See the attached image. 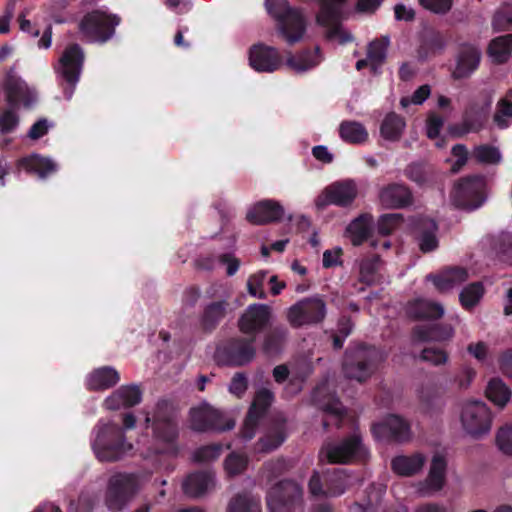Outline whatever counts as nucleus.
Masks as SVG:
<instances>
[{"mask_svg":"<svg viewBox=\"0 0 512 512\" xmlns=\"http://www.w3.org/2000/svg\"><path fill=\"white\" fill-rule=\"evenodd\" d=\"M221 454V446L208 445L195 450L193 459L196 462H208L218 458Z\"/></svg>","mask_w":512,"mask_h":512,"instance_id":"nucleus-58","label":"nucleus"},{"mask_svg":"<svg viewBox=\"0 0 512 512\" xmlns=\"http://www.w3.org/2000/svg\"><path fill=\"white\" fill-rule=\"evenodd\" d=\"M84 61V53L77 44H72L65 48L59 58L55 71L69 87L65 89L67 99L72 97L74 88L79 81Z\"/></svg>","mask_w":512,"mask_h":512,"instance_id":"nucleus-9","label":"nucleus"},{"mask_svg":"<svg viewBox=\"0 0 512 512\" xmlns=\"http://www.w3.org/2000/svg\"><path fill=\"white\" fill-rule=\"evenodd\" d=\"M190 417L191 427L196 431H206L210 429L225 431L235 426L234 420L208 404H202L199 407L192 408Z\"/></svg>","mask_w":512,"mask_h":512,"instance_id":"nucleus-13","label":"nucleus"},{"mask_svg":"<svg viewBox=\"0 0 512 512\" xmlns=\"http://www.w3.org/2000/svg\"><path fill=\"white\" fill-rule=\"evenodd\" d=\"M459 420L463 430L473 438L488 434L492 427L491 410L478 400H467L461 404Z\"/></svg>","mask_w":512,"mask_h":512,"instance_id":"nucleus-4","label":"nucleus"},{"mask_svg":"<svg viewBox=\"0 0 512 512\" xmlns=\"http://www.w3.org/2000/svg\"><path fill=\"white\" fill-rule=\"evenodd\" d=\"M407 313L418 319H438L443 316L444 308L440 303L417 299L408 305Z\"/></svg>","mask_w":512,"mask_h":512,"instance_id":"nucleus-34","label":"nucleus"},{"mask_svg":"<svg viewBox=\"0 0 512 512\" xmlns=\"http://www.w3.org/2000/svg\"><path fill=\"white\" fill-rule=\"evenodd\" d=\"M152 475L151 471L117 472L110 476L105 505L112 512L124 509Z\"/></svg>","mask_w":512,"mask_h":512,"instance_id":"nucleus-3","label":"nucleus"},{"mask_svg":"<svg viewBox=\"0 0 512 512\" xmlns=\"http://www.w3.org/2000/svg\"><path fill=\"white\" fill-rule=\"evenodd\" d=\"M444 120L435 114H430L426 123V134L430 139H435L439 136L440 130L443 126Z\"/></svg>","mask_w":512,"mask_h":512,"instance_id":"nucleus-63","label":"nucleus"},{"mask_svg":"<svg viewBox=\"0 0 512 512\" xmlns=\"http://www.w3.org/2000/svg\"><path fill=\"white\" fill-rule=\"evenodd\" d=\"M389 45L390 39L388 36L374 39L368 44L366 56L368 57V61H370V69L373 73H377L379 68L384 64Z\"/></svg>","mask_w":512,"mask_h":512,"instance_id":"nucleus-36","label":"nucleus"},{"mask_svg":"<svg viewBox=\"0 0 512 512\" xmlns=\"http://www.w3.org/2000/svg\"><path fill=\"white\" fill-rule=\"evenodd\" d=\"M380 260L378 257L363 260L360 263L359 274L360 280L368 285L375 284L379 281Z\"/></svg>","mask_w":512,"mask_h":512,"instance_id":"nucleus-48","label":"nucleus"},{"mask_svg":"<svg viewBox=\"0 0 512 512\" xmlns=\"http://www.w3.org/2000/svg\"><path fill=\"white\" fill-rule=\"evenodd\" d=\"M484 294L483 285L479 282L466 286L459 295L461 305L469 310L476 306Z\"/></svg>","mask_w":512,"mask_h":512,"instance_id":"nucleus-47","label":"nucleus"},{"mask_svg":"<svg viewBox=\"0 0 512 512\" xmlns=\"http://www.w3.org/2000/svg\"><path fill=\"white\" fill-rule=\"evenodd\" d=\"M214 485L213 477L207 472L189 475L183 482V491L190 497H198Z\"/></svg>","mask_w":512,"mask_h":512,"instance_id":"nucleus-37","label":"nucleus"},{"mask_svg":"<svg viewBox=\"0 0 512 512\" xmlns=\"http://www.w3.org/2000/svg\"><path fill=\"white\" fill-rule=\"evenodd\" d=\"M219 262L226 266V273L228 276L236 274L240 267V260L231 253H224L219 256Z\"/></svg>","mask_w":512,"mask_h":512,"instance_id":"nucleus-64","label":"nucleus"},{"mask_svg":"<svg viewBox=\"0 0 512 512\" xmlns=\"http://www.w3.org/2000/svg\"><path fill=\"white\" fill-rule=\"evenodd\" d=\"M228 512H261L259 499L249 494H238L228 504Z\"/></svg>","mask_w":512,"mask_h":512,"instance_id":"nucleus-46","label":"nucleus"},{"mask_svg":"<svg viewBox=\"0 0 512 512\" xmlns=\"http://www.w3.org/2000/svg\"><path fill=\"white\" fill-rule=\"evenodd\" d=\"M512 121V90H510L497 104L494 114L495 124L501 128H507Z\"/></svg>","mask_w":512,"mask_h":512,"instance_id":"nucleus-45","label":"nucleus"},{"mask_svg":"<svg viewBox=\"0 0 512 512\" xmlns=\"http://www.w3.org/2000/svg\"><path fill=\"white\" fill-rule=\"evenodd\" d=\"M367 451L359 435H352L338 442L327 443L320 452L329 463H353L365 458Z\"/></svg>","mask_w":512,"mask_h":512,"instance_id":"nucleus-8","label":"nucleus"},{"mask_svg":"<svg viewBox=\"0 0 512 512\" xmlns=\"http://www.w3.org/2000/svg\"><path fill=\"white\" fill-rule=\"evenodd\" d=\"M419 358L423 361L430 362L434 365H440L447 361V355L444 351L434 349V348H425L422 350Z\"/></svg>","mask_w":512,"mask_h":512,"instance_id":"nucleus-62","label":"nucleus"},{"mask_svg":"<svg viewBox=\"0 0 512 512\" xmlns=\"http://www.w3.org/2000/svg\"><path fill=\"white\" fill-rule=\"evenodd\" d=\"M436 223L428 218H421L414 224V233L422 252H431L438 247Z\"/></svg>","mask_w":512,"mask_h":512,"instance_id":"nucleus-29","label":"nucleus"},{"mask_svg":"<svg viewBox=\"0 0 512 512\" xmlns=\"http://www.w3.org/2000/svg\"><path fill=\"white\" fill-rule=\"evenodd\" d=\"M227 354L229 364L240 366L253 359L255 349L252 345V341L237 340L230 344Z\"/></svg>","mask_w":512,"mask_h":512,"instance_id":"nucleus-38","label":"nucleus"},{"mask_svg":"<svg viewBox=\"0 0 512 512\" xmlns=\"http://www.w3.org/2000/svg\"><path fill=\"white\" fill-rule=\"evenodd\" d=\"M154 444L147 451H141L143 458L149 459L156 454H165L175 451V441L178 430L175 420L171 417H157L153 422Z\"/></svg>","mask_w":512,"mask_h":512,"instance_id":"nucleus-11","label":"nucleus"},{"mask_svg":"<svg viewBox=\"0 0 512 512\" xmlns=\"http://www.w3.org/2000/svg\"><path fill=\"white\" fill-rule=\"evenodd\" d=\"M15 108H9L0 111V133L8 134L13 132L19 122L18 116L13 111Z\"/></svg>","mask_w":512,"mask_h":512,"instance_id":"nucleus-57","label":"nucleus"},{"mask_svg":"<svg viewBox=\"0 0 512 512\" xmlns=\"http://www.w3.org/2000/svg\"><path fill=\"white\" fill-rule=\"evenodd\" d=\"M372 431L377 439L393 438L404 441L410 437L409 424L397 415H389L383 421L374 424Z\"/></svg>","mask_w":512,"mask_h":512,"instance_id":"nucleus-22","label":"nucleus"},{"mask_svg":"<svg viewBox=\"0 0 512 512\" xmlns=\"http://www.w3.org/2000/svg\"><path fill=\"white\" fill-rule=\"evenodd\" d=\"M374 226L373 216L371 214H361L353 219L346 228V237L352 245L359 246L371 235Z\"/></svg>","mask_w":512,"mask_h":512,"instance_id":"nucleus-30","label":"nucleus"},{"mask_svg":"<svg viewBox=\"0 0 512 512\" xmlns=\"http://www.w3.org/2000/svg\"><path fill=\"white\" fill-rule=\"evenodd\" d=\"M352 484L351 479L344 470H338L329 480L327 491L323 492L328 496H339L345 492L348 486Z\"/></svg>","mask_w":512,"mask_h":512,"instance_id":"nucleus-50","label":"nucleus"},{"mask_svg":"<svg viewBox=\"0 0 512 512\" xmlns=\"http://www.w3.org/2000/svg\"><path fill=\"white\" fill-rule=\"evenodd\" d=\"M426 457L422 453L399 455L392 460V470L399 476L410 477L422 471Z\"/></svg>","mask_w":512,"mask_h":512,"instance_id":"nucleus-32","label":"nucleus"},{"mask_svg":"<svg viewBox=\"0 0 512 512\" xmlns=\"http://www.w3.org/2000/svg\"><path fill=\"white\" fill-rule=\"evenodd\" d=\"M454 329L450 325L442 327L426 329L425 327H418L413 333L414 341H443L453 336Z\"/></svg>","mask_w":512,"mask_h":512,"instance_id":"nucleus-43","label":"nucleus"},{"mask_svg":"<svg viewBox=\"0 0 512 512\" xmlns=\"http://www.w3.org/2000/svg\"><path fill=\"white\" fill-rule=\"evenodd\" d=\"M496 444L504 454L512 455V426L504 425L496 434Z\"/></svg>","mask_w":512,"mask_h":512,"instance_id":"nucleus-55","label":"nucleus"},{"mask_svg":"<svg viewBox=\"0 0 512 512\" xmlns=\"http://www.w3.org/2000/svg\"><path fill=\"white\" fill-rule=\"evenodd\" d=\"M419 399L428 413L441 410L444 406L441 391L432 385L421 387L419 390Z\"/></svg>","mask_w":512,"mask_h":512,"instance_id":"nucleus-41","label":"nucleus"},{"mask_svg":"<svg viewBox=\"0 0 512 512\" xmlns=\"http://www.w3.org/2000/svg\"><path fill=\"white\" fill-rule=\"evenodd\" d=\"M379 202L388 209H399L412 203V194L409 189L402 184H388L379 192Z\"/></svg>","mask_w":512,"mask_h":512,"instance_id":"nucleus-25","label":"nucleus"},{"mask_svg":"<svg viewBox=\"0 0 512 512\" xmlns=\"http://www.w3.org/2000/svg\"><path fill=\"white\" fill-rule=\"evenodd\" d=\"M19 166L30 173H35L40 179H45L57 170V165L50 158L31 155L19 161Z\"/></svg>","mask_w":512,"mask_h":512,"instance_id":"nucleus-35","label":"nucleus"},{"mask_svg":"<svg viewBox=\"0 0 512 512\" xmlns=\"http://www.w3.org/2000/svg\"><path fill=\"white\" fill-rule=\"evenodd\" d=\"M426 279L431 281L440 293H447L465 282L468 279V272L463 268H450L437 275H428Z\"/></svg>","mask_w":512,"mask_h":512,"instance_id":"nucleus-28","label":"nucleus"},{"mask_svg":"<svg viewBox=\"0 0 512 512\" xmlns=\"http://www.w3.org/2000/svg\"><path fill=\"white\" fill-rule=\"evenodd\" d=\"M375 355V350L366 348L347 352L343 364L345 376L358 382L368 379L374 371L373 358Z\"/></svg>","mask_w":512,"mask_h":512,"instance_id":"nucleus-14","label":"nucleus"},{"mask_svg":"<svg viewBox=\"0 0 512 512\" xmlns=\"http://www.w3.org/2000/svg\"><path fill=\"white\" fill-rule=\"evenodd\" d=\"M270 308L265 304L248 306L239 320V327L244 333H254L261 330L270 319Z\"/></svg>","mask_w":512,"mask_h":512,"instance_id":"nucleus-24","label":"nucleus"},{"mask_svg":"<svg viewBox=\"0 0 512 512\" xmlns=\"http://www.w3.org/2000/svg\"><path fill=\"white\" fill-rule=\"evenodd\" d=\"M265 7L276 20V32L288 45H295L305 39L308 18L304 9L292 7L287 0H266Z\"/></svg>","mask_w":512,"mask_h":512,"instance_id":"nucleus-2","label":"nucleus"},{"mask_svg":"<svg viewBox=\"0 0 512 512\" xmlns=\"http://www.w3.org/2000/svg\"><path fill=\"white\" fill-rule=\"evenodd\" d=\"M141 400L142 391L137 385H122L105 398L103 407L110 411L128 409L138 405Z\"/></svg>","mask_w":512,"mask_h":512,"instance_id":"nucleus-20","label":"nucleus"},{"mask_svg":"<svg viewBox=\"0 0 512 512\" xmlns=\"http://www.w3.org/2000/svg\"><path fill=\"white\" fill-rule=\"evenodd\" d=\"M329 387L327 383L319 385L313 395L314 400L319 406L328 414L330 419H325L323 422L326 428L330 424H339L341 417L344 414V408L341 403L331 394L328 393Z\"/></svg>","mask_w":512,"mask_h":512,"instance_id":"nucleus-23","label":"nucleus"},{"mask_svg":"<svg viewBox=\"0 0 512 512\" xmlns=\"http://www.w3.org/2000/svg\"><path fill=\"white\" fill-rule=\"evenodd\" d=\"M405 127L406 123L401 116L390 113L384 118L380 127V133L385 140L398 141Z\"/></svg>","mask_w":512,"mask_h":512,"instance_id":"nucleus-40","label":"nucleus"},{"mask_svg":"<svg viewBox=\"0 0 512 512\" xmlns=\"http://www.w3.org/2000/svg\"><path fill=\"white\" fill-rule=\"evenodd\" d=\"M339 131L341 138L350 143H363L368 138V132L365 127L361 123L355 121L343 122L340 125Z\"/></svg>","mask_w":512,"mask_h":512,"instance_id":"nucleus-44","label":"nucleus"},{"mask_svg":"<svg viewBox=\"0 0 512 512\" xmlns=\"http://www.w3.org/2000/svg\"><path fill=\"white\" fill-rule=\"evenodd\" d=\"M472 157L479 163L494 165L502 160V155L497 147L490 145H479L474 148Z\"/></svg>","mask_w":512,"mask_h":512,"instance_id":"nucleus-49","label":"nucleus"},{"mask_svg":"<svg viewBox=\"0 0 512 512\" xmlns=\"http://www.w3.org/2000/svg\"><path fill=\"white\" fill-rule=\"evenodd\" d=\"M273 393L266 388L257 391L253 403L248 411L242 428V437L246 440L253 438L258 421L273 401Z\"/></svg>","mask_w":512,"mask_h":512,"instance_id":"nucleus-18","label":"nucleus"},{"mask_svg":"<svg viewBox=\"0 0 512 512\" xmlns=\"http://www.w3.org/2000/svg\"><path fill=\"white\" fill-rule=\"evenodd\" d=\"M486 395L496 406L503 408L510 400L511 391L501 379L495 378L488 383Z\"/></svg>","mask_w":512,"mask_h":512,"instance_id":"nucleus-42","label":"nucleus"},{"mask_svg":"<svg viewBox=\"0 0 512 512\" xmlns=\"http://www.w3.org/2000/svg\"><path fill=\"white\" fill-rule=\"evenodd\" d=\"M267 278L266 271H258L249 276L247 280V291L250 296L257 299H265L266 292L264 290V284Z\"/></svg>","mask_w":512,"mask_h":512,"instance_id":"nucleus-51","label":"nucleus"},{"mask_svg":"<svg viewBox=\"0 0 512 512\" xmlns=\"http://www.w3.org/2000/svg\"><path fill=\"white\" fill-rule=\"evenodd\" d=\"M480 50L471 44H462L459 48L456 67L453 72L455 78L470 76L479 66Z\"/></svg>","mask_w":512,"mask_h":512,"instance_id":"nucleus-26","label":"nucleus"},{"mask_svg":"<svg viewBox=\"0 0 512 512\" xmlns=\"http://www.w3.org/2000/svg\"><path fill=\"white\" fill-rule=\"evenodd\" d=\"M285 215L283 206L271 199L259 201L247 212V220L255 225L280 221Z\"/></svg>","mask_w":512,"mask_h":512,"instance_id":"nucleus-21","label":"nucleus"},{"mask_svg":"<svg viewBox=\"0 0 512 512\" xmlns=\"http://www.w3.org/2000/svg\"><path fill=\"white\" fill-rule=\"evenodd\" d=\"M326 313V304L322 298L308 297L290 306L286 318L291 326L302 327L321 323Z\"/></svg>","mask_w":512,"mask_h":512,"instance_id":"nucleus-6","label":"nucleus"},{"mask_svg":"<svg viewBox=\"0 0 512 512\" xmlns=\"http://www.w3.org/2000/svg\"><path fill=\"white\" fill-rule=\"evenodd\" d=\"M120 381L118 371L111 366L94 369L86 378L87 388L95 391L107 390Z\"/></svg>","mask_w":512,"mask_h":512,"instance_id":"nucleus-31","label":"nucleus"},{"mask_svg":"<svg viewBox=\"0 0 512 512\" xmlns=\"http://www.w3.org/2000/svg\"><path fill=\"white\" fill-rule=\"evenodd\" d=\"M226 303L224 301L209 305L204 314V323L206 326L214 324L224 316Z\"/></svg>","mask_w":512,"mask_h":512,"instance_id":"nucleus-60","label":"nucleus"},{"mask_svg":"<svg viewBox=\"0 0 512 512\" xmlns=\"http://www.w3.org/2000/svg\"><path fill=\"white\" fill-rule=\"evenodd\" d=\"M431 89L429 85L420 86L413 95L409 97H404L401 99L400 104L402 107H407L410 104L420 105L422 104L430 95Z\"/></svg>","mask_w":512,"mask_h":512,"instance_id":"nucleus-61","label":"nucleus"},{"mask_svg":"<svg viewBox=\"0 0 512 512\" xmlns=\"http://www.w3.org/2000/svg\"><path fill=\"white\" fill-rule=\"evenodd\" d=\"M5 99L11 108L28 107L36 100V95L27 84L14 73L9 72L3 84Z\"/></svg>","mask_w":512,"mask_h":512,"instance_id":"nucleus-15","label":"nucleus"},{"mask_svg":"<svg viewBox=\"0 0 512 512\" xmlns=\"http://www.w3.org/2000/svg\"><path fill=\"white\" fill-rule=\"evenodd\" d=\"M302 496L301 487L293 481H284L273 487L267 496V504L271 511Z\"/></svg>","mask_w":512,"mask_h":512,"instance_id":"nucleus-27","label":"nucleus"},{"mask_svg":"<svg viewBox=\"0 0 512 512\" xmlns=\"http://www.w3.org/2000/svg\"><path fill=\"white\" fill-rule=\"evenodd\" d=\"M285 440V433L281 427H278L274 432L267 434L264 438H261L257 443V451L259 452H270L279 447Z\"/></svg>","mask_w":512,"mask_h":512,"instance_id":"nucleus-52","label":"nucleus"},{"mask_svg":"<svg viewBox=\"0 0 512 512\" xmlns=\"http://www.w3.org/2000/svg\"><path fill=\"white\" fill-rule=\"evenodd\" d=\"M512 52V34L493 39L488 47V54L495 63L507 61Z\"/></svg>","mask_w":512,"mask_h":512,"instance_id":"nucleus-39","label":"nucleus"},{"mask_svg":"<svg viewBox=\"0 0 512 512\" xmlns=\"http://www.w3.org/2000/svg\"><path fill=\"white\" fill-rule=\"evenodd\" d=\"M493 27L496 30H508L512 28V6L508 5L495 14Z\"/></svg>","mask_w":512,"mask_h":512,"instance_id":"nucleus-59","label":"nucleus"},{"mask_svg":"<svg viewBox=\"0 0 512 512\" xmlns=\"http://www.w3.org/2000/svg\"><path fill=\"white\" fill-rule=\"evenodd\" d=\"M359 195V186L353 179L336 181L327 186L315 199V206L321 210L327 205L348 207Z\"/></svg>","mask_w":512,"mask_h":512,"instance_id":"nucleus-10","label":"nucleus"},{"mask_svg":"<svg viewBox=\"0 0 512 512\" xmlns=\"http://www.w3.org/2000/svg\"><path fill=\"white\" fill-rule=\"evenodd\" d=\"M491 104V96H487L483 104H475V106L465 114L463 122L460 125H452L449 127L450 134L458 138L480 130L483 125L482 117L489 111Z\"/></svg>","mask_w":512,"mask_h":512,"instance_id":"nucleus-19","label":"nucleus"},{"mask_svg":"<svg viewBox=\"0 0 512 512\" xmlns=\"http://www.w3.org/2000/svg\"><path fill=\"white\" fill-rule=\"evenodd\" d=\"M400 214H384L377 222V232L381 236H388L400 222Z\"/></svg>","mask_w":512,"mask_h":512,"instance_id":"nucleus-56","label":"nucleus"},{"mask_svg":"<svg viewBox=\"0 0 512 512\" xmlns=\"http://www.w3.org/2000/svg\"><path fill=\"white\" fill-rule=\"evenodd\" d=\"M249 65L255 71L271 73L281 67L282 58L276 48L256 44L249 50Z\"/></svg>","mask_w":512,"mask_h":512,"instance_id":"nucleus-17","label":"nucleus"},{"mask_svg":"<svg viewBox=\"0 0 512 512\" xmlns=\"http://www.w3.org/2000/svg\"><path fill=\"white\" fill-rule=\"evenodd\" d=\"M287 336V331L285 329L277 328L270 332L264 341L263 349L267 354H274L277 353Z\"/></svg>","mask_w":512,"mask_h":512,"instance_id":"nucleus-53","label":"nucleus"},{"mask_svg":"<svg viewBox=\"0 0 512 512\" xmlns=\"http://www.w3.org/2000/svg\"><path fill=\"white\" fill-rule=\"evenodd\" d=\"M247 466V458L244 455L231 453L224 462L225 471L229 476L242 473Z\"/></svg>","mask_w":512,"mask_h":512,"instance_id":"nucleus-54","label":"nucleus"},{"mask_svg":"<svg viewBox=\"0 0 512 512\" xmlns=\"http://www.w3.org/2000/svg\"><path fill=\"white\" fill-rule=\"evenodd\" d=\"M120 19L117 15L96 10L87 14L80 23L84 37L91 42H106L113 34Z\"/></svg>","mask_w":512,"mask_h":512,"instance_id":"nucleus-7","label":"nucleus"},{"mask_svg":"<svg viewBox=\"0 0 512 512\" xmlns=\"http://www.w3.org/2000/svg\"><path fill=\"white\" fill-rule=\"evenodd\" d=\"M485 179L482 176H472L462 179L453 189L451 199L460 208L474 210L479 208L483 201Z\"/></svg>","mask_w":512,"mask_h":512,"instance_id":"nucleus-12","label":"nucleus"},{"mask_svg":"<svg viewBox=\"0 0 512 512\" xmlns=\"http://www.w3.org/2000/svg\"><path fill=\"white\" fill-rule=\"evenodd\" d=\"M347 0H320V11L316 16L319 25L327 29L329 39L340 44L353 40L352 34L339 24L344 15V4Z\"/></svg>","mask_w":512,"mask_h":512,"instance_id":"nucleus-5","label":"nucleus"},{"mask_svg":"<svg viewBox=\"0 0 512 512\" xmlns=\"http://www.w3.org/2000/svg\"><path fill=\"white\" fill-rule=\"evenodd\" d=\"M322 60L320 50L316 47L287 57L286 64L294 72L303 73L319 65Z\"/></svg>","mask_w":512,"mask_h":512,"instance_id":"nucleus-33","label":"nucleus"},{"mask_svg":"<svg viewBox=\"0 0 512 512\" xmlns=\"http://www.w3.org/2000/svg\"><path fill=\"white\" fill-rule=\"evenodd\" d=\"M122 424L120 427L111 420H100L94 427L91 445L99 461L116 462L132 453L134 446L127 441L125 431L135 427L136 417L131 412L125 413Z\"/></svg>","mask_w":512,"mask_h":512,"instance_id":"nucleus-1","label":"nucleus"},{"mask_svg":"<svg viewBox=\"0 0 512 512\" xmlns=\"http://www.w3.org/2000/svg\"><path fill=\"white\" fill-rule=\"evenodd\" d=\"M446 472V457L440 453L434 454L426 479L416 487L417 493L420 496H428L442 490L446 483Z\"/></svg>","mask_w":512,"mask_h":512,"instance_id":"nucleus-16","label":"nucleus"}]
</instances>
